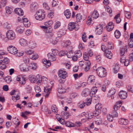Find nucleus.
Listing matches in <instances>:
<instances>
[{"label": "nucleus", "mask_w": 133, "mask_h": 133, "mask_svg": "<svg viewBox=\"0 0 133 133\" xmlns=\"http://www.w3.org/2000/svg\"><path fill=\"white\" fill-rule=\"evenodd\" d=\"M35 16V18L36 20L42 21L45 18L44 12L43 10H39L36 12Z\"/></svg>", "instance_id": "obj_2"}, {"label": "nucleus", "mask_w": 133, "mask_h": 133, "mask_svg": "<svg viewBox=\"0 0 133 133\" xmlns=\"http://www.w3.org/2000/svg\"><path fill=\"white\" fill-rule=\"evenodd\" d=\"M127 51V48L126 46H124L121 48L120 51V54L121 55L123 56L124 55L125 52Z\"/></svg>", "instance_id": "obj_28"}, {"label": "nucleus", "mask_w": 133, "mask_h": 133, "mask_svg": "<svg viewBox=\"0 0 133 133\" xmlns=\"http://www.w3.org/2000/svg\"><path fill=\"white\" fill-rule=\"evenodd\" d=\"M6 11L8 14H11L12 11L13 9L11 7L7 6L5 8Z\"/></svg>", "instance_id": "obj_34"}, {"label": "nucleus", "mask_w": 133, "mask_h": 133, "mask_svg": "<svg viewBox=\"0 0 133 133\" xmlns=\"http://www.w3.org/2000/svg\"><path fill=\"white\" fill-rule=\"evenodd\" d=\"M16 80L17 81H19L20 84H24L25 82V78L22 76H19L17 78Z\"/></svg>", "instance_id": "obj_11"}, {"label": "nucleus", "mask_w": 133, "mask_h": 133, "mask_svg": "<svg viewBox=\"0 0 133 133\" xmlns=\"http://www.w3.org/2000/svg\"><path fill=\"white\" fill-rule=\"evenodd\" d=\"M114 117L113 116L110 115L108 114L107 115V118L108 120L109 121L112 122L113 119Z\"/></svg>", "instance_id": "obj_50"}, {"label": "nucleus", "mask_w": 133, "mask_h": 133, "mask_svg": "<svg viewBox=\"0 0 133 133\" xmlns=\"http://www.w3.org/2000/svg\"><path fill=\"white\" fill-rule=\"evenodd\" d=\"M36 81L37 83L38 84L41 83L42 81V78L41 76H40L39 74L37 75L36 76Z\"/></svg>", "instance_id": "obj_29"}, {"label": "nucleus", "mask_w": 133, "mask_h": 133, "mask_svg": "<svg viewBox=\"0 0 133 133\" xmlns=\"http://www.w3.org/2000/svg\"><path fill=\"white\" fill-rule=\"evenodd\" d=\"M102 28L103 27L102 26H101L99 28L97 27L96 29H97V34L98 35H100L101 34L102 32Z\"/></svg>", "instance_id": "obj_40"}, {"label": "nucleus", "mask_w": 133, "mask_h": 133, "mask_svg": "<svg viewBox=\"0 0 133 133\" xmlns=\"http://www.w3.org/2000/svg\"><path fill=\"white\" fill-rule=\"evenodd\" d=\"M42 62L44 64H45L48 66H49L51 65L50 61H49V60H47L46 59H44L42 60Z\"/></svg>", "instance_id": "obj_37"}, {"label": "nucleus", "mask_w": 133, "mask_h": 133, "mask_svg": "<svg viewBox=\"0 0 133 133\" xmlns=\"http://www.w3.org/2000/svg\"><path fill=\"white\" fill-rule=\"evenodd\" d=\"M64 14L67 18H69L71 16V13L70 11L69 10H66L64 12Z\"/></svg>", "instance_id": "obj_26"}, {"label": "nucleus", "mask_w": 133, "mask_h": 133, "mask_svg": "<svg viewBox=\"0 0 133 133\" xmlns=\"http://www.w3.org/2000/svg\"><path fill=\"white\" fill-rule=\"evenodd\" d=\"M52 29L51 27H48L47 28V29L46 30L44 31V32L48 33H51V32H52Z\"/></svg>", "instance_id": "obj_57"}, {"label": "nucleus", "mask_w": 133, "mask_h": 133, "mask_svg": "<svg viewBox=\"0 0 133 133\" xmlns=\"http://www.w3.org/2000/svg\"><path fill=\"white\" fill-rule=\"evenodd\" d=\"M57 89L58 92L60 94L64 93L66 91L65 89L62 86L61 84L59 85V87Z\"/></svg>", "instance_id": "obj_19"}, {"label": "nucleus", "mask_w": 133, "mask_h": 133, "mask_svg": "<svg viewBox=\"0 0 133 133\" xmlns=\"http://www.w3.org/2000/svg\"><path fill=\"white\" fill-rule=\"evenodd\" d=\"M53 23L52 20H49L48 21L45 23V25L47 27H51V26L52 25Z\"/></svg>", "instance_id": "obj_39"}, {"label": "nucleus", "mask_w": 133, "mask_h": 133, "mask_svg": "<svg viewBox=\"0 0 133 133\" xmlns=\"http://www.w3.org/2000/svg\"><path fill=\"white\" fill-rule=\"evenodd\" d=\"M83 59L85 61L88 62L89 59V56L88 54L86 52H84L83 54Z\"/></svg>", "instance_id": "obj_44"}, {"label": "nucleus", "mask_w": 133, "mask_h": 133, "mask_svg": "<svg viewBox=\"0 0 133 133\" xmlns=\"http://www.w3.org/2000/svg\"><path fill=\"white\" fill-rule=\"evenodd\" d=\"M19 43L22 46H26L28 44V42L27 41L23 38L19 40Z\"/></svg>", "instance_id": "obj_14"}, {"label": "nucleus", "mask_w": 133, "mask_h": 133, "mask_svg": "<svg viewBox=\"0 0 133 133\" xmlns=\"http://www.w3.org/2000/svg\"><path fill=\"white\" fill-rule=\"evenodd\" d=\"M61 37L58 36L56 37L54 40H53L51 42V43L53 44H56L59 41V39H60Z\"/></svg>", "instance_id": "obj_41"}, {"label": "nucleus", "mask_w": 133, "mask_h": 133, "mask_svg": "<svg viewBox=\"0 0 133 133\" xmlns=\"http://www.w3.org/2000/svg\"><path fill=\"white\" fill-rule=\"evenodd\" d=\"M38 8V5L37 3H32L30 5V9L32 11L36 10Z\"/></svg>", "instance_id": "obj_18"}, {"label": "nucleus", "mask_w": 133, "mask_h": 133, "mask_svg": "<svg viewBox=\"0 0 133 133\" xmlns=\"http://www.w3.org/2000/svg\"><path fill=\"white\" fill-rule=\"evenodd\" d=\"M122 104L121 101H118L116 102L114 107V108H120Z\"/></svg>", "instance_id": "obj_32"}, {"label": "nucleus", "mask_w": 133, "mask_h": 133, "mask_svg": "<svg viewBox=\"0 0 133 133\" xmlns=\"http://www.w3.org/2000/svg\"><path fill=\"white\" fill-rule=\"evenodd\" d=\"M120 14H118L116 15L114 18L116 20V22L117 23H119L121 21V19L119 18Z\"/></svg>", "instance_id": "obj_31"}, {"label": "nucleus", "mask_w": 133, "mask_h": 133, "mask_svg": "<svg viewBox=\"0 0 133 133\" xmlns=\"http://www.w3.org/2000/svg\"><path fill=\"white\" fill-rule=\"evenodd\" d=\"M75 55V53L72 51H70L66 53V55L68 58H71Z\"/></svg>", "instance_id": "obj_35"}, {"label": "nucleus", "mask_w": 133, "mask_h": 133, "mask_svg": "<svg viewBox=\"0 0 133 133\" xmlns=\"http://www.w3.org/2000/svg\"><path fill=\"white\" fill-rule=\"evenodd\" d=\"M114 110L112 112L113 116L114 117H118V114L116 111L115 110V109H114Z\"/></svg>", "instance_id": "obj_56"}, {"label": "nucleus", "mask_w": 133, "mask_h": 133, "mask_svg": "<svg viewBox=\"0 0 133 133\" xmlns=\"http://www.w3.org/2000/svg\"><path fill=\"white\" fill-rule=\"evenodd\" d=\"M91 64L90 62L88 61L87 63H85V66L84 68V70L85 71H88L90 69V65Z\"/></svg>", "instance_id": "obj_24"}, {"label": "nucleus", "mask_w": 133, "mask_h": 133, "mask_svg": "<svg viewBox=\"0 0 133 133\" xmlns=\"http://www.w3.org/2000/svg\"><path fill=\"white\" fill-rule=\"evenodd\" d=\"M6 35L7 38L9 39L13 40L16 38V35L15 32L12 30H8L7 31Z\"/></svg>", "instance_id": "obj_4"}, {"label": "nucleus", "mask_w": 133, "mask_h": 133, "mask_svg": "<svg viewBox=\"0 0 133 133\" xmlns=\"http://www.w3.org/2000/svg\"><path fill=\"white\" fill-rule=\"evenodd\" d=\"M5 80L7 83H9L11 81V78L10 76L6 77L5 78Z\"/></svg>", "instance_id": "obj_53"}, {"label": "nucleus", "mask_w": 133, "mask_h": 133, "mask_svg": "<svg viewBox=\"0 0 133 133\" xmlns=\"http://www.w3.org/2000/svg\"><path fill=\"white\" fill-rule=\"evenodd\" d=\"M119 96L122 99H125L127 96V93L126 91H122L119 93Z\"/></svg>", "instance_id": "obj_10"}, {"label": "nucleus", "mask_w": 133, "mask_h": 133, "mask_svg": "<svg viewBox=\"0 0 133 133\" xmlns=\"http://www.w3.org/2000/svg\"><path fill=\"white\" fill-rule=\"evenodd\" d=\"M107 46L108 49H112L114 48V46L113 44L110 42H108L107 45Z\"/></svg>", "instance_id": "obj_43"}, {"label": "nucleus", "mask_w": 133, "mask_h": 133, "mask_svg": "<svg viewBox=\"0 0 133 133\" xmlns=\"http://www.w3.org/2000/svg\"><path fill=\"white\" fill-rule=\"evenodd\" d=\"M89 93V90L88 89L85 88L82 91L81 95L83 97H86L88 95Z\"/></svg>", "instance_id": "obj_12"}, {"label": "nucleus", "mask_w": 133, "mask_h": 133, "mask_svg": "<svg viewBox=\"0 0 133 133\" xmlns=\"http://www.w3.org/2000/svg\"><path fill=\"white\" fill-rule=\"evenodd\" d=\"M61 25V23L59 22H56L54 25V28L56 29L58 28Z\"/></svg>", "instance_id": "obj_59"}, {"label": "nucleus", "mask_w": 133, "mask_h": 133, "mask_svg": "<svg viewBox=\"0 0 133 133\" xmlns=\"http://www.w3.org/2000/svg\"><path fill=\"white\" fill-rule=\"evenodd\" d=\"M58 2L57 0H54L52 1V5L53 7L55 6L58 5Z\"/></svg>", "instance_id": "obj_62"}, {"label": "nucleus", "mask_w": 133, "mask_h": 133, "mask_svg": "<svg viewBox=\"0 0 133 133\" xmlns=\"http://www.w3.org/2000/svg\"><path fill=\"white\" fill-rule=\"evenodd\" d=\"M16 31L17 32L22 34L24 31V27L21 26H19L16 28Z\"/></svg>", "instance_id": "obj_21"}, {"label": "nucleus", "mask_w": 133, "mask_h": 133, "mask_svg": "<svg viewBox=\"0 0 133 133\" xmlns=\"http://www.w3.org/2000/svg\"><path fill=\"white\" fill-rule=\"evenodd\" d=\"M127 88L128 91L133 93V86H132L130 85H128L127 87Z\"/></svg>", "instance_id": "obj_49"}, {"label": "nucleus", "mask_w": 133, "mask_h": 133, "mask_svg": "<svg viewBox=\"0 0 133 133\" xmlns=\"http://www.w3.org/2000/svg\"><path fill=\"white\" fill-rule=\"evenodd\" d=\"M66 31L65 29H61L59 30L60 34L62 36L66 34Z\"/></svg>", "instance_id": "obj_55"}, {"label": "nucleus", "mask_w": 133, "mask_h": 133, "mask_svg": "<svg viewBox=\"0 0 133 133\" xmlns=\"http://www.w3.org/2000/svg\"><path fill=\"white\" fill-rule=\"evenodd\" d=\"M85 103L83 102H81L78 104V106L80 108H83L85 106Z\"/></svg>", "instance_id": "obj_48"}, {"label": "nucleus", "mask_w": 133, "mask_h": 133, "mask_svg": "<svg viewBox=\"0 0 133 133\" xmlns=\"http://www.w3.org/2000/svg\"><path fill=\"white\" fill-rule=\"evenodd\" d=\"M35 89L36 93H39L41 91V89L39 86H36L35 88Z\"/></svg>", "instance_id": "obj_60"}, {"label": "nucleus", "mask_w": 133, "mask_h": 133, "mask_svg": "<svg viewBox=\"0 0 133 133\" xmlns=\"http://www.w3.org/2000/svg\"><path fill=\"white\" fill-rule=\"evenodd\" d=\"M129 46L131 48L133 47V39L129 40L128 39Z\"/></svg>", "instance_id": "obj_61"}, {"label": "nucleus", "mask_w": 133, "mask_h": 133, "mask_svg": "<svg viewBox=\"0 0 133 133\" xmlns=\"http://www.w3.org/2000/svg\"><path fill=\"white\" fill-rule=\"evenodd\" d=\"M71 44V42L69 40L64 41L62 43V45L63 47H66L70 45Z\"/></svg>", "instance_id": "obj_30"}, {"label": "nucleus", "mask_w": 133, "mask_h": 133, "mask_svg": "<svg viewBox=\"0 0 133 133\" xmlns=\"http://www.w3.org/2000/svg\"><path fill=\"white\" fill-rule=\"evenodd\" d=\"M50 90L51 89L50 88H48L47 87H44V90L45 94V97H48L50 93Z\"/></svg>", "instance_id": "obj_27"}, {"label": "nucleus", "mask_w": 133, "mask_h": 133, "mask_svg": "<svg viewBox=\"0 0 133 133\" xmlns=\"http://www.w3.org/2000/svg\"><path fill=\"white\" fill-rule=\"evenodd\" d=\"M114 26V24L112 22H110L108 23V25L107 26L108 31H110L113 29Z\"/></svg>", "instance_id": "obj_17"}, {"label": "nucleus", "mask_w": 133, "mask_h": 133, "mask_svg": "<svg viewBox=\"0 0 133 133\" xmlns=\"http://www.w3.org/2000/svg\"><path fill=\"white\" fill-rule=\"evenodd\" d=\"M82 124V123H81L79 121L76 122L75 124L74 123V125L75 126V127L76 126L77 127H79Z\"/></svg>", "instance_id": "obj_58"}, {"label": "nucleus", "mask_w": 133, "mask_h": 133, "mask_svg": "<svg viewBox=\"0 0 133 133\" xmlns=\"http://www.w3.org/2000/svg\"><path fill=\"white\" fill-rule=\"evenodd\" d=\"M104 54L106 57L108 58L111 59L112 57V55L111 52L108 50L105 51Z\"/></svg>", "instance_id": "obj_20"}, {"label": "nucleus", "mask_w": 133, "mask_h": 133, "mask_svg": "<svg viewBox=\"0 0 133 133\" xmlns=\"http://www.w3.org/2000/svg\"><path fill=\"white\" fill-rule=\"evenodd\" d=\"M29 68L33 70H35L37 68V65L36 63H31L29 64Z\"/></svg>", "instance_id": "obj_23"}, {"label": "nucleus", "mask_w": 133, "mask_h": 133, "mask_svg": "<svg viewBox=\"0 0 133 133\" xmlns=\"http://www.w3.org/2000/svg\"><path fill=\"white\" fill-rule=\"evenodd\" d=\"M19 99L20 96L18 95L16 96H13L12 97V100L15 102H16L17 100H19Z\"/></svg>", "instance_id": "obj_46"}, {"label": "nucleus", "mask_w": 133, "mask_h": 133, "mask_svg": "<svg viewBox=\"0 0 133 133\" xmlns=\"http://www.w3.org/2000/svg\"><path fill=\"white\" fill-rule=\"evenodd\" d=\"M36 46V44L34 42H32L30 43L29 46L31 48H34Z\"/></svg>", "instance_id": "obj_51"}, {"label": "nucleus", "mask_w": 133, "mask_h": 133, "mask_svg": "<svg viewBox=\"0 0 133 133\" xmlns=\"http://www.w3.org/2000/svg\"><path fill=\"white\" fill-rule=\"evenodd\" d=\"M3 64H8L9 62V60L7 57H5L3 60Z\"/></svg>", "instance_id": "obj_54"}, {"label": "nucleus", "mask_w": 133, "mask_h": 133, "mask_svg": "<svg viewBox=\"0 0 133 133\" xmlns=\"http://www.w3.org/2000/svg\"><path fill=\"white\" fill-rule=\"evenodd\" d=\"M96 71L97 75L100 77H104L107 75L106 70L105 68L102 66L98 68L96 70Z\"/></svg>", "instance_id": "obj_1"}, {"label": "nucleus", "mask_w": 133, "mask_h": 133, "mask_svg": "<svg viewBox=\"0 0 133 133\" xmlns=\"http://www.w3.org/2000/svg\"><path fill=\"white\" fill-rule=\"evenodd\" d=\"M8 50L11 54L13 55L17 54L18 52V50L15 47L12 45L9 46L7 48Z\"/></svg>", "instance_id": "obj_5"}, {"label": "nucleus", "mask_w": 133, "mask_h": 133, "mask_svg": "<svg viewBox=\"0 0 133 133\" xmlns=\"http://www.w3.org/2000/svg\"><path fill=\"white\" fill-rule=\"evenodd\" d=\"M58 75L60 78L64 79L68 76L67 73L64 69H61L58 71Z\"/></svg>", "instance_id": "obj_3"}, {"label": "nucleus", "mask_w": 133, "mask_h": 133, "mask_svg": "<svg viewBox=\"0 0 133 133\" xmlns=\"http://www.w3.org/2000/svg\"><path fill=\"white\" fill-rule=\"evenodd\" d=\"M20 70L22 71H27L29 70V67L25 64H22L20 66Z\"/></svg>", "instance_id": "obj_9"}, {"label": "nucleus", "mask_w": 133, "mask_h": 133, "mask_svg": "<svg viewBox=\"0 0 133 133\" xmlns=\"http://www.w3.org/2000/svg\"><path fill=\"white\" fill-rule=\"evenodd\" d=\"M77 93L76 92H73L71 93L70 95V98L71 99L74 98L76 96H78Z\"/></svg>", "instance_id": "obj_42"}, {"label": "nucleus", "mask_w": 133, "mask_h": 133, "mask_svg": "<svg viewBox=\"0 0 133 133\" xmlns=\"http://www.w3.org/2000/svg\"><path fill=\"white\" fill-rule=\"evenodd\" d=\"M75 23L74 22L70 23L68 26V29L70 31H72L75 27Z\"/></svg>", "instance_id": "obj_22"}, {"label": "nucleus", "mask_w": 133, "mask_h": 133, "mask_svg": "<svg viewBox=\"0 0 133 133\" xmlns=\"http://www.w3.org/2000/svg\"><path fill=\"white\" fill-rule=\"evenodd\" d=\"M26 90L27 91L28 93L30 92L32 89L31 87L29 85H27L26 86Z\"/></svg>", "instance_id": "obj_63"}, {"label": "nucleus", "mask_w": 133, "mask_h": 133, "mask_svg": "<svg viewBox=\"0 0 133 133\" xmlns=\"http://www.w3.org/2000/svg\"><path fill=\"white\" fill-rule=\"evenodd\" d=\"M15 13L19 16H23V15L24 12L23 10L20 8H17L14 10Z\"/></svg>", "instance_id": "obj_15"}, {"label": "nucleus", "mask_w": 133, "mask_h": 133, "mask_svg": "<svg viewBox=\"0 0 133 133\" xmlns=\"http://www.w3.org/2000/svg\"><path fill=\"white\" fill-rule=\"evenodd\" d=\"M43 5L44 8L47 10L50 9V8L47 3L46 2H44L43 4Z\"/></svg>", "instance_id": "obj_52"}, {"label": "nucleus", "mask_w": 133, "mask_h": 133, "mask_svg": "<svg viewBox=\"0 0 133 133\" xmlns=\"http://www.w3.org/2000/svg\"><path fill=\"white\" fill-rule=\"evenodd\" d=\"M64 124L66 126L69 127H74L75 126L74 125V123H72L69 121H67L65 122Z\"/></svg>", "instance_id": "obj_38"}, {"label": "nucleus", "mask_w": 133, "mask_h": 133, "mask_svg": "<svg viewBox=\"0 0 133 133\" xmlns=\"http://www.w3.org/2000/svg\"><path fill=\"white\" fill-rule=\"evenodd\" d=\"M106 10L109 14H111L112 12L111 9L108 6H104Z\"/></svg>", "instance_id": "obj_45"}, {"label": "nucleus", "mask_w": 133, "mask_h": 133, "mask_svg": "<svg viewBox=\"0 0 133 133\" xmlns=\"http://www.w3.org/2000/svg\"><path fill=\"white\" fill-rule=\"evenodd\" d=\"M116 90L114 88H112L109 90L108 94V97H111V99H113L114 98V95L115 94Z\"/></svg>", "instance_id": "obj_7"}, {"label": "nucleus", "mask_w": 133, "mask_h": 133, "mask_svg": "<svg viewBox=\"0 0 133 133\" xmlns=\"http://www.w3.org/2000/svg\"><path fill=\"white\" fill-rule=\"evenodd\" d=\"M99 16V14L97 11L95 10L92 15V18L94 19H96Z\"/></svg>", "instance_id": "obj_25"}, {"label": "nucleus", "mask_w": 133, "mask_h": 133, "mask_svg": "<svg viewBox=\"0 0 133 133\" xmlns=\"http://www.w3.org/2000/svg\"><path fill=\"white\" fill-rule=\"evenodd\" d=\"M3 26L4 28L8 29H10L11 28V26L10 24H8L7 22H6L3 25Z\"/></svg>", "instance_id": "obj_47"}, {"label": "nucleus", "mask_w": 133, "mask_h": 133, "mask_svg": "<svg viewBox=\"0 0 133 133\" xmlns=\"http://www.w3.org/2000/svg\"><path fill=\"white\" fill-rule=\"evenodd\" d=\"M47 56L49 61H53L56 60V54L49 53L48 54Z\"/></svg>", "instance_id": "obj_8"}, {"label": "nucleus", "mask_w": 133, "mask_h": 133, "mask_svg": "<svg viewBox=\"0 0 133 133\" xmlns=\"http://www.w3.org/2000/svg\"><path fill=\"white\" fill-rule=\"evenodd\" d=\"M95 76L93 75H90L88 77L87 82L89 85H92L95 82Z\"/></svg>", "instance_id": "obj_6"}, {"label": "nucleus", "mask_w": 133, "mask_h": 133, "mask_svg": "<svg viewBox=\"0 0 133 133\" xmlns=\"http://www.w3.org/2000/svg\"><path fill=\"white\" fill-rule=\"evenodd\" d=\"M119 123L121 125H127L128 123V119L121 118L119 119Z\"/></svg>", "instance_id": "obj_16"}, {"label": "nucleus", "mask_w": 133, "mask_h": 133, "mask_svg": "<svg viewBox=\"0 0 133 133\" xmlns=\"http://www.w3.org/2000/svg\"><path fill=\"white\" fill-rule=\"evenodd\" d=\"M22 20L23 24L25 27H28L30 26V24L27 18H22Z\"/></svg>", "instance_id": "obj_13"}, {"label": "nucleus", "mask_w": 133, "mask_h": 133, "mask_svg": "<svg viewBox=\"0 0 133 133\" xmlns=\"http://www.w3.org/2000/svg\"><path fill=\"white\" fill-rule=\"evenodd\" d=\"M76 18L77 20L78 21L80 22V20L83 19V20L84 19V18H83L82 15L80 14H78L76 15Z\"/></svg>", "instance_id": "obj_36"}, {"label": "nucleus", "mask_w": 133, "mask_h": 133, "mask_svg": "<svg viewBox=\"0 0 133 133\" xmlns=\"http://www.w3.org/2000/svg\"><path fill=\"white\" fill-rule=\"evenodd\" d=\"M114 34L115 37L117 39L119 38L121 35L120 32L117 30H116L114 32Z\"/></svg>", "instance_id": "obj_33"}, {"label": "nucleus", "mask_w": 133, "mask_h": 133, "mask_svg": "<svg viewBox=\"0 0 133 133\" xmlns=\"http://www.w3.org/2000/svg\"><path fill=\"white\" fill-rule=\"evenodd\" d=\"M75 55L78 58L80 57L82 55V53L81 51L79 50L78 51Z\"/></svg>", "instance_id": "obj_64"}]
</instances>
